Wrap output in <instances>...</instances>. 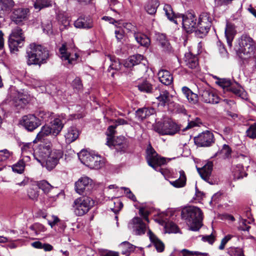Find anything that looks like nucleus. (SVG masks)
I'll use <instances>...</instances> for the list:
<instances>
[{
	"label": "nucleus",
	"mask_w": 256,
	"mask_h": 256,
	"mask_svg": "<svg viewBox=\"0 0 256 256\" xmlns=\"http://www.w3.org/2000/svg\"><path fill=\"white\" fill-rule=\"evenodd\" d=\"M214 137L213 133L206 130L194 138L196 145L199 147H208L214 143Z\"/></svg>",
	"instance_id": "ddd939ff"
},
{
	"label": "nucleus",
	"mask_w": 256,
	"mask_h": 256,
	"mask_svg": "<svg viewBox=\"0 0 256 256\" xmlns=\"http://www.w3.org/2000/svg\"><path fill=\"white\" fill-rule=\"evenodd\" d=\"M96 154H92L86 150H82L78 156L80 162L90 167L92 165V162Z\"/></svg>",
	"instance_id": "4be33fe9"
},
{
	"label": "nucleus",
	"mask_w": 256,
	"mask_h": 256,
	"mask_svg": "<svg viewBox=\"0 0 256 256\" xmlns=\"http://www.w3.org/2000/svg\"><path fill=\"white\" fill-rule=\"evenodd\" d=\"M164 10L169 20L174 22L175 24H177V20L176 19L178 17L174 14L170 5L165 4L164 7Z\"/></svg>",
	"instance_id": "58836bf2"
},
{
	"label": "nucleus",
	"mask_w": 256,
	"mask_h": 256,
	"mask_svg": "<svg viewBox=\"0 0 256 256\" xmlns=\"http://www.w3.org/2000/svg\"><path fill=\"white\" fill-rule=\"evenodd\" d=\"M228 254L230 256H244L242 249L238 248H230L228 249Z\"/></svg>",
	"instance_id": "de8ad7c7"
},
{
	"label": "nucleus",
	"mask_w": 256,
	"mask_h": 256,
	"mask_svg": "<svg viewBox=\"0 0 256 256\" xmlns=\"http://www.w3.org/2000/svg\"><path fill=\"white\" fill-rule=\"evenodd\" d=\"M255 49V42L248 35L244 34L238 39V45L236 46V50L241 58H250L254 54Z\"/></svg>",
	"instance_id": "7ed1b4c3"
},
{
	"label": "nucleus",
	"mask_w": 256,
	"mask_h": 256,
	"mask_svg": "<svg viewBox=\"0 0 256 256\" xmlns=\"http://www.w3.org/2000/svg\"><path fill=\"white\" fill-rule=\"evenodd\" d=\"M27 64L28 65L40 66L45 63L49 56V52L46 48L42 45L32 44L26 51Z\"/></svg>",
	"instance_id": "f03ea898"
},
{
	"label": "nucleus",
	"mask_w": 256,
	"mask_h": 256,
	"mask_svg": "<svg viewBox=\"0 0 256 256\" xmlns=\"http://www.w3.org/2000/svg\"><path fill=\"white\" fill-rule=\"evenodd\" d=\"M236 34V31L234 25L230 24H227L225 28V36L227 43L230 47L232 46V42Z\"/></svg>",
	"instance_id": "7c9ffc66"
},
{
	"label": "nucleus",
	"mask_w": 256,
	"mask_h": 256,
	"mask_svg": "<svg viewBox=\"0 0 256 256\" xmlns=\"http://www.w3.org/2000/svg\"><path fill=\"white\" fill-rule=\"evenodd\" d=\"M188 100L192 103V104H196L198 101V96L197 94H196L192 91V92L189 94V96L186 98Z\"/></svg>",
	"instance_id": "0e129e2a"
},
{
	"label": "nucleus",
	"mask_w": 256,
	"mask_h": 256,
	"mask_svg": "<svg viewBox=\"0 0 256 256\" xmlns=\"http://www.w3.org/2000/svg\"><path fill=\"white\" fill-rule=\"evenodd\" d=\"M180 174L179 178L174 181L170 182L172 186L178 188L184 186L186 184V178L184 172L183 170H180Z\"/></svg>",
	"instance_id": "4c0bfd02"
},
{
	"label": "nucleus",
	"mask_w": 256,
	"mask_h": 256,
	"mask_svg": "<svg viewBox=\"0 0 256 256\" xmlns=\"http://www.w3.org/2000/svg\"><path fill=\"white\" fill-rule=\"evenodd\" d=\"M186 66L191 69H196L198 66V60L196 55L188 52L185 54L184 58Z\"/></svg>",
	"instance_id": "412c9836"
},
{
	"label": "nucleus",
	"mask_w": 256,
	"mask_h": 256,
	"mask_svg": "<svg viewBox=\"0 0 256 256\" xmlns=\"http://www.w3.org/2000/svg\"><path fill=\"white\" fill-rule=\"evenodd\" d=\"M25 36L22 30L20 27L14 28L9 36L8 46L10 51H17L24 43Z\"/></svg>",
	"instance_id": "6e6552de"
},
{
	"label": "nucleus",
	"mask_w": 256,
	"mask_h": 256,
	"mask_svg": "<svg viewBox=\"0 0 256 256\" xmlns=\"http://www.w3.org/2000/svg\"><path fill=\"white\" fill-rule=\"evenodd\" d=\"M117 127V125H112L108 127L107 130V135L108 136H112L116 133L115 129Z\"/></svg>",
	"instance_id": "338daca9"
},
{
	"label": "nucleus",
	"mask_w": 256,
	"mask_h": 256,
	"mask_svg": "<svg viewBox=\"0 0 256 256\" xmlns=\"http://www.w3.org/2000/svg\"><path fill=\"white\" fill-rule=\"evenodd\" d=\"M228 91L232 92L236 96L242 98L244 94V91L240 88V86L237 83H233L231 85Z\"/></svg>",
	"instance_id": "79ce46f5"
},
{
	"label": "nucleus",
	"mask_w": 256,
	"mask_h": 256,
	"mask_svg": "<svg viewBox=\"0 0 256 256\" xmlns=\"http://www.w3.org/2000/svg\"><path fill=\"white\" fill-rule=\"evenodd\" d=\"M16 106L24 108L28 102V96L22 92H18V96L14 100Z\"/></svg>",
	"instance_id": "c9c22d12"
},
{
	"label": "nucleus",
	"mask_w": 256,
	"mask_h": 256,
	"mask_svg": "<svg viewBox=\"0 0 256 256\" xmlns=\"http://www.w3.org/2000/svg\"><path fill=\"white\" fill-rule=\"evenodd\" d=\"M146 159L148 164L156 171L162 174L160 166L166 164V160L157 154L156 150L150 145L146 149Z\"/></svg>",
	"instance_id": "0eeeda50"
},
{
	"label": "nucleus",
	"mask_w": 256,
	"mask_h": 256,
	"mask_svg": "<svg viewBox=\"0 0 256 256\" xmlns=\"http://www.w3.org/2000/svg\"><path fill=\"white\" fill-rule=\"evenodd\" d=\"M182 218L186 221L189 230L198 231L202 227L203 220V213L202 210L196 206H190L182 211Z\"/></svg>",
	"instance_id": "f257e3e1"
},
{
	"label": "nucleus",
	"mask_w": 256,
	"mask_h": 256,
	"mask_svg": "<svg viewBox=\"0 0 256 256\" xmlns=\"http://www.w3.org/2000/svg\"><path fill=\"white\" fill-rule=\"evenodd\" d=\"M216 78L217 79V81L216 83L222 87L224 90L228 91L232 82L230 80L227 78H220L216 76Z\"/></svg>",
	"instance_id": "a19ab883"
},
{
	"label": "nucleus",
	"mask_w": 256,
	"mask_h": 256,
	"mask_svg": "<svg viewBox=\"0 0 256 256\" xmlns=\"http://www.w3.org/2000/svg\"><path fill=\"white\" fill-rule=\"evenodd\" d=\"M64 122L60 118H55L50 126L52 135L56 136L61 132L64 126Z\"/></svg>",
	"instance_id": "bb28decb"
},
{
	"label": "nucleus",
	"mask_w": 256,
	"mask_h": 256,
	"mask_svg": "<svg viewBox=\"0 0 256 256\" xmlns=\"http://www.w3.org/2000/svg\"><path fill=\"white\" fill-rule=\"evenodd\" d=\"M94 186L92 180L88 176L80 178L74 184L75 190L80 195L90 194L93 190Z\"/></svg>",
	"instance_id": "9b49d317"
},
{
	"label": "nucleus",
	"mask_w": 256,
	"mask_h": 256,
	"mask_svg": "<svg viewBox=\"0 0 256 256\" xmlns=\"http://www.w3.org/2000/svg\"><path fill=\"white\" fill-rule=\"evenodd\" d=\"M122 188L124 189V192L128 198L130 199L134 202H136V198L135 196L132 193L131 190L128 188Z\"/></svg>",
	"instance_id": "e2e57ef3"
},
{
	"label": "nucleus",
	"mask_w": 256,
	"mask_h": 256,
	"mask_svg": "<svg viewBox=\"0 0 256 256\" xmlns=\"http://www.w3.org/2000/svg\"><path fill=\"white\" fill-rule=\"evenodd\" d=\"M60 52L61 55V58L62 60H68V64H73L78 58V55L76 53L70 54L67 52L66 46L64 44L60 48Z\"/></svg>",
	"instance_id": "b1692460"
},
{
	"label": "nucleus",
	"mask_w": 256,
	"mask_h": 256,
	"mask_svg": "<svg viewBox=\"0 0 256 256\" xmlns=\"http://www.w3.org/2000/svg\"><path fill=\"white\" fill-rule=\"evenodd\" d=\"M154 130L161 135H174L178 130L177 125L170 120L156 124Z\"/></svg>",
	"instance_id": "9d476101"
},
{
	"label": "nucleus",
	"mask_w": 256,
	"mask_h": 256,
	"mask_svg": "<svg viewBox=\"0 0 256 256\" xmlns=\"http://www.w3.org/2000/svg\"><path fill=\"white\" fill-rule=\"evenodd\" d=\"M182 256H206L207 253L200 252L197 251H190L186 249H184L181 251Z\"/></svg>",
	"instance_id": "a18cd8bd"
},
{
	"label": "nucleus",
	"mask_w": 256,
	"mask_h": 256,
	"mask_svg": "<svg viewBox=\"0 0 256 256\" xmlns=\"http://www.w3.org/2000/svg\"><path fill=\"white\" fill-rule=\"evenodd\" d=\"M180 17L182 18L183 28L188 33H190L192 32H196L198 24L196 16L192 13H188L186 15L182 14L180 16L179 18Z\"/></svg>",
	"instance_id": "dca6fc26"
},
{
	"label": "nucleus",
	"mask_w": 256,
	"mask_h": 256,
	"mask_svg": "<svg viewBox=\"0 0 256 256\" xmlns=\"http://www.w3.org/2000/svg\"><path fill=\"white\" fill-rule=\"evenodd\" d=\"M24 162L22 160H20L16 164L13 165L12 169L14 172L22 174L24 171Z\"/></svg>",
	"instance_id": "49530a36"
},
{
	"label": "nucleus",
	"mask_w": 256,
	"mask_h": 256,
	"mask_svg": "<svg viewBox=\"0 0 256 256\" xmlns=\"http://www.w3.org/2000/svg\"><path fill=\"white\" fill-rule=\"evenodd\" d=\"M156 113L154 108L152 107L138 108L136 111V116L138 119L142 120Z\"/></svg>",
	"instance_id": "c85d7f7f"
},
{
	"label": "nucleus",
	"mask_w": 256,
	"mask_h": 256,
	"mask_svg": "<svg viewBox=\"0 0 256 256\" xmlns=\"http://www.w3.org/2000/svg\"><path fill=\"white\" fill-rule=\"evenodd\" d=\"M122 26L123 27L127 30L128 32H134V34L137 32L136 26L132 24L131 23L125 22L123 24Z\"/></svg>",
	"instance_id": "bf43d9fd"
},
{
	"label": "nucleus",
	"mask_w": 256,
	"mask_h": 256,
	"mask_svg": "<svg viewBox=\"0 0 256 256\" xmlns=\"http://www.w3.org/2000/svg\"><path fill=\"white\" fill-rule=\"evenodd\" d=\"M30 10L28 8H14L10 16V20L14 24L22 26L28 19Z\"/></svg>",
	"instance_id": "f8f14e48"
},
{
	"label": "nucleus",
	"mask_w": 256,
	"mask_h": 256,
	"mask_svg": "<svg viewBox=\"0 0 256 256\" xmlns=\"http://www.w3.org/2000/svg\"><path fill=\"white\" fill-rule=\"evenodd\" d=\"M52 152V150H50L49 149L40 148V146H39L38 153L39 155H40L44 158H46L49 156Z\"/></svg>",
	"instance_id": "4d7b16f0"
},
{
	"label": "nucleus",
	"mask_w": 256,
	"mask_h": 256,
	"mask_svg": "<svg viewBox=\"0 0 256 256\" xmlns=\"http://www.w3.org/2000/svg\"><path fill=\"white\" fill-rule=\"evenodd\" d=\"M213 168V164L212 162H208L202 168H198L197 170L202 178L206 182L212 184L210 176Z\"/></svg>",
	"instance_id": "a211bd4d"
},
{
	"label": "nucleus",
	"mask_w": 256,
	"mask_h": 256,
	"mask_svg": "<svg viewBox=\"0 0 256 256\" xmlns=\"http://www.w3.org/2000/svg\"><path fill=\"white\" fill-rule=\"evenodd\" d=\"M50 6H52L51 0H36L34 4V8L38 11Z\"/></svg>",
	"instance_id": "ea45409f"
},
{
	"label": "nucleus",
	"mask_w": 256,
	"mask_h": 256,
	"mask_svg": "<svg viewBox=\"0 0 256 256\" xmlns=\"http://www.w3.org/2000/svg\"><path fill=\"white\" fill-rule=\"evenodd\" d=\"M157 92H159V95L157 96L158 94H154V95L158 100V105L159 106H164L168 104L171 101L172 96L166 90H160L159 87Z\"/></svg>",
	"instance_id": "aec40b11"
},
{
	"label": "nucleus",
	"mask_w": 256,
	"mask_h": 256,
	"mask_svg": "<svg viewBox=\"0 0 256 256\" xmlns=\"http://www.w3.org/2000/svg\"><path fill=\"white\" fill-rule=\"evenodd\" d=\"M72 86L76 90H80L82 88V84L80 80L78 78H75L72 82Z\"/></svg>",
	"instance_id": "680f3d73"
},
{
	"label": "nucleus",
	"mask_w": 256,
	"mask_h": 256,
	"mask_svg": "<svg viewBox=\"0 0 256 256\" xmlns=\"http://www.w3.org/2000/svg\"><path fill=\"white\" fill-rule=\"evenodd\" d=\"M20 124L30 132H32L42 124L41 120L34 114H29L22 116Z\"/></svg>",
	"instance_id": "4468645a"
},
{
	"label": "nucleus",
	"mask_w": 256,
	"mask_h": 256,
	"mask_svg": "<svg viewBox=\"0 0 256 256\" xmlns=\"http://www.w3.org/2000/svg\"><path fill=\"white\" fill-rule=\"evenodd\" d=\"M148 234L158 252H163L164 249V243L156 237L150 230H148Z\"/></svg>",
	"instance_id": "cd10ccee"
},
{
	"label": "nucleus",
	"mask_w": 256,
	"mask_h": 256,
	"mask_svg": "<svg viewBox=\"0 0 256 256\" xmlns=\"http://www.w3.org/2000/svg\"><path fill=\"white\" fill-rule=\"evenodd\" d=\"M42 26L44 32L48 34H52V26L50 20H42Z\"/></svg>",
	"instance_id": "c03bdc74"
},
{
	"label": "nucleus",
	"mask_w": 256,
	"mask_h": 256,
	"mask_svg": "<svg viewBox=\"0 0 256 256\" xmlns=\"http://www.w3.org/2000/svg\"><path fill=\"white\" fill-rule=\"evenodd\" d=\"M134 37L135 40L140 46L148 47L150 44V40L145 34L140 32L134 33Z\"/></svg>",
	"instance_id": "f704fd0d"
},
{
	"label": "nucleus",
	"mask_w": 256,
	"mask_h": 256,
	"mask_svg": "<svg viewBox=\"0 0 256 256\" xmlns=\"http://www.w3.org/2000/svg\"><path fill=\"white\" fill-rule=\"evenodd\" d=\"M197 86L199 97L202 101L212 104L220 102V98L207 83H200Z\"/></svg>",
	"instance_id": "39448f33"
},
{
	"label": "nucleus",
	"mask_w": 256,
	"mask_h": 256,
	"mask_svg": "<svg viewBox=\"0 0 256 256\" xmlns=\"http://www.w3.org/2000/svg\"><path fill=\"white\" fill-rule=\"evenodd\" d=\"M38 188L41 189L45 194H48L54 188L47 181L43 180L38 183Z\"/></svg>",
	"instance_id": "37998d69"
},
{
	"label": "nucleus",
	"mask_w": 256,
	"mask_h": 256,
	"mask_svg": "<svg viewBox=\"0 0 256 256\" xmlns=\"http://www.w3.org/2000/svg\"><path fill=\"white\" fill-rule=\"evenodd\" d=\"M232 150L229 146L224 144L220 151V153L222 154L224 158H230L231 157Z\"/></svg>",
	"instance_id": "09e8293b"
},
{
	"label": "nucleus",
	"mask_w": 256,
	"mask_h": 256,
	"mask_svg": "<svg viewBox=\"0 0 256 256\" xmlns=\"http://www.w3.org/2000/svg\"><path fill=\"white\" fill-rule=\"evenodd\" d=\"M160 81L166 86L170 85L173 82L172 74L167 70H162L158 74Z\"/></svg>",
	"instance_id": "a878e982"
},
{
	"label": "nucleus",
	"mask_w": 256,
	"mask_h": 256,
	"mask_svg": "<svg viewBox=\"0 0 256 256\" xmlns=\"http://www.w3.org/2000/svg\"><path fill=\"white\" fill-rule=\"evenodd\" d=\"M212 20L210 14L202 12L200 14L196 30V34L198 36L202 38L208 33L212 26Z\"/></svg>",
	"instance_id": "1a4fd4ad"
},
{
	"label": "nucleus",
	"mask_w": 256,
	"mask_h": 256,
	"mask_svg": "<svg viewBox=\"0 0 256 256\" xmlns=\"http://www.w3.org/2000/svg\"><path fill=\"white\" fill-rule=\"evenodd\" d=\"M128 227L134 234L138 236L144 234L147 228L142 219L138 216L134 218L129 222Z\"/></svg>",
	"instance_id": "2eb2a0df"
},
{
	"label": "nucleus",
	"mask_w": 256,
	"mask_h": 256,
	"mask_svg": "<svg viewBox=\"0 0 256 256\" xmlns=\"http://www.w3.org/2000/svg\"><path fill=\"white\" fill-rule=\"evenodd\" d=\"M108 58L112 62V64L110 66L112 70H122V67L126 68H131L135 66H139L140 67H142L144 70L146 68L144 64H142V61L144 60V56L138 54L130 56L127 60H126L124 64L122 65L118 59L111 56H108Z\"/></svg>",
	"instance_id": "20e7f679"
},
{
	"label": "nucleus",
	"mask_w": 256,
	"mask_h": 256,
	"mask_svg": "<svg viewBox=\"0 0 256 256\" xmlns=\"http://www.w3.org/2000/svg\"><path fill=\"white\" fill-rule=\"evenodd\" d=\"M111 143L118 152H124L128 147L126 139L123 136H119L114 138Z\"/></svg>",
	"instance_id": "5701e85b"
},
{
	"label": "nucleus",
	"mask_w": 256,
	"mask_h": 256,
	"mask_svg": "<svg viewBox=\"0 0 256 256\" xmlns=\"http://www.w3.org/2000/svg\"><path fill=\"white\" fill-rule=\"evenodd\" d=\"M62 155L63 153L61 150H53L50 156L46 158V168L49 170H52L57 165L59 160L62 158Z\"/></svg>",
	"instance_id": "f3484780"
},
{
	"label": "nucleus",
	"mask_w": 256,
	"mask_h": 256,
	"mask_svg": "<svg viewBox=\"0 0 256 256\" xmlns=\"http://www.w3.org/2000/svg\"><path fill=\"white\" fill-rule=\"evenodd\" d=\"M12 155V152L6 149L0 150V162L5 161Z\"/></svg>",
	"instance_id": "864d4df0"
},
{
	"label": "nucleus",
	"mask_w": 256,
	"mask_h": 256,
	"mask_svg": "<svg viewBox=\"0 0 256 256\" xmlns=\"http://www.w3.org/2000/svg\"><path fill=\"white\" fill-rule=\"evenodd\" d=\"M159 4L158 0H150L145 6V10L148 14H156Z\"/></svg>",
	"instance_id": "e433bc0d"
},
{
	"label": "nucleus",
	"mask_w": 256,
	"mask_h": 256,
	"mask_svg": "<svg viewBox=\"0 0 256 256\" xmlns=\"http://www.w3.org/2000/svg\"><path fill=\"white\" fill-rule=\"evenodd\" d=\"M100 159V158L98 156L96 155L94 159V161L92 162V165L94 166H90V168H92L96 169H98L101 168L103 165V162H102Z\"/></svg>",
	"instance_id": "6e6d98bb"
},
{
	"label": "nucleus",
	"mask_w": 256,
	"mask_h": 256,
	"mask_svg": "<svg viewBox=\"0 0 256 256\" xmlns=\"http://www.w3.org/2000/svg\"><path fill=\"white\" fill-rule=\"evenodd\" d=\"M33 144L32 142H23L21 146L22 152L23 154L30 152L32 153L33 150Z\"/></svg>",
	"instance_id": "603ef678"
},
{
	"label": "nucleus",
	"mask_w": 256,
	"mask_h": 256,
	"mask_svg": "<svg viewBox=\"0 0 256 256\" xmlns=\"http://www.w3.org/2000/svg\"><path fill=\"white\" fill-rule=\"evenodd\" d=\"M136 86L139 90L147 94H155L158 88V86L152 85L146 80H140Z\"/></svg>",
	"instance_id": "6ab92c4d"
},
{
	"label": "nucleus",
	"mask_w": 256,
	"mask_h": 256,
	"mask_svg": "<svg viewBox=\"0 0 256 256\" xmlns=\"http://www.w3.org/2000/svg\"><path fill=\"white\" fill-rule=\"evenodd\" d=\"M232 172L234 178L235 180L242 178L247 176V174L244 170L243 166L240 164L233 166Z\"/></svg>",
	"instance_id": "2f4dec72"
},
{
	"label": "nucleus",
	"mask_w": 256,
	"mask_h": 256,
	"mask_svg": "<svg viewBox=\"0 0 256 256\" xmlns=\"http://www.w3.org/2000/svg\"><path fill=\"white\" fill-rule=\"evenodd\" d=\"M200 124V119L196 118L195 120H191L189 122L186 126L183 128V131H186L194 126H198Z\"/></svg>",
	"instance_id": "13d9d810"
},
{
	"label": "nucleus",
	"mask_w": 256,
	"mask_h": 256,
	"mask_svg": "<svg viewBox=\"0 0 256 256\" xmlns=\"http://www.w3.org/2000/svg\"><path fill=\"white\" fill-rule=\"evenodd\" d=\"M158 40L161 46L162 50L167 53H170L172 51V48L170 46V42L166 39V36L164 34H160L158 35Z\"/></svg>",
	"instance_id": "72a5a7b5"
},
{
	"label": "nucleus",
	"mask_w": 256,
	"mask_h": 256,
	"mask_svg": "<svg viewBox=\"0 0 256 256\" xmlns=\"http://www.w3.org/2000/svg\"><path fill=\"white\" fill-rule=\"evenodd\" d=\"M39 196L38 188H31L28 191V196L32 200H36Z\"/></svg>",
	"instance_id": "5fc2aeb1"
},
{
	"label": "nucleus",
	"mask_w": 256,
	"mask_h": 256,
	"mask_svg": "<svg viewBox=\"0 0 256 256\" xmlns=\"http://www.w3.org/2000/svg\"><path fill=\"white\" fill-rule=\"evenodd\" d=\"M232 236L230 234L225 236L221 241L220 244L218 247L219 249L220 250H224L226 244L232 238Z\"/></svg>",
	"instance_id": "052dcab7"
},
{
	"label": "nucleus",
	"mask_w": 256,
	"mask_h": 256,
	"mask_svg": "<svg viewBox=\"0 0 256 256\" xmlns=\"http://www.w3.org/2000/svg\"><path fill=\"white\" fill-rule=\"evenodd\" d=\"M94 202L90 197L82 196L76 198L72 204L74 214L78 216H82L86 214L94 206Z\"/></svg>",
	"instance_id": "423d86ee"
},
{
	"label": "nucleus",
	"mask_w": 256,
	"mask_h": 256,
	"mask_svg": "<svg viewBox=\"0 0 256 256\" xmlns=\"http://www.w3.org/2000/svg\"><path fill=\"white\" fill-rule=\"evenodd\" d=\"M50 134H52V132L50 126L44 125L42 127L40 132L37 134L36 137L34 142H44L45 140V137Z\"/></svg>",
	"instance_id": "473e14b6"
},
{
	"label": "nucleus",
	"mask_w": 256,
	"mask_h": 256,
	"mask_svg": "<svg viewBox=\"0 0 256 256\" xmlns=\"http://www.w3.org/2000/svg\"><path fill=\"white\" fill-rule=\"evenodd\" d=\"M218 52L221 58L223 59H228V54L224 47L220 42L218 44Z\"/></svg>",
	"instance_id": "3c124183"
},
{
	"label": "nucleus",
	"mask_w": 256,
	"mask_h": 256,
	"mask_svg": "<svg viewBox=\"0 0 256 256\" xmlns=\"http://www.w3.org/2000/svg\"><path fill=\"white\" fill-rule=\"evenodd\" d=\"M246 136L250 138H256V123L251 124L246 131Z\"/></svg>",
	"instance_id": "8fccbe9b"
},
{
	"label": "nucleus",
	"mask_w": 256,
	"mask_h": 256,
	"mask_svg": "<svg viewBox=\"0 0 256 256\" xmlns=\"http://www.w3.org/2000/svg\"><path fill=\"white\" fill-rule=\"evenodd\" d=\"M50 116V114L44 111L40 110L39 112V119L42 120H48V118Z\"/></svg>",
	"instance_id": "69168bd1"
},
{
	"label": "nucleus",
	"mask_w": 256,
	"mask_h": 256,
	"mask_svg": "<svg viewBox=\"0 0 256 256\" xmlns=\"http://www.w3.org/2000/svg\"><path fill=\"white\" fill-rule=\"evenodd\" d=\"M140 214L144 217L146 220L148 222V216L149 212L144 208H140L139 210Z\"/></svg>",
	"instance_id": "774afa93"
},
{
	"label": "nucleus",
	"mask_w": 256,
	"mask_h": 256,
	"mask_svg": "<svg viewBox=\"0 0 256 256\" xmlns=\"http://www.w3.org/2000/svg\"><path fill=\"white\" fill-rule=\"evenodd\" d=\"M79 134L80 132L77 128L74 126L70 127L64 135L66 142L70 144L74 142L78 138Z\"/></svg>",
	"instance_id": "c756f323"
},
{
	"label": "nucleus",
	"mask_w": 256,
	"mask_h": 256,
	"mask_svg": "<svg viewBox=\"0 0 256 256\" xmlns=\"http://www.w3.org/2000/svg\"><path fill=\"white\" fill-rule=\"evenodd\" d=\"M77 28L89 29L93 26L92 20L90 16H80L74 22Z\"/></svg>",
	"instance_id": "393cba45"
}]
</instances>
